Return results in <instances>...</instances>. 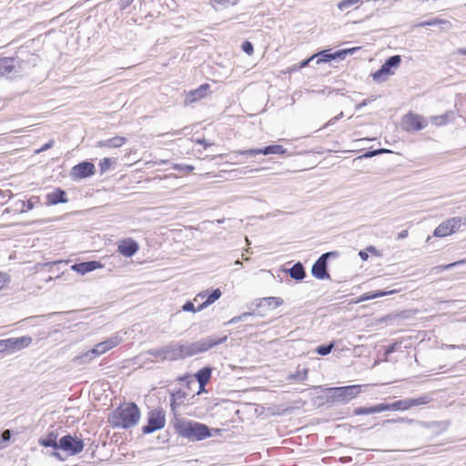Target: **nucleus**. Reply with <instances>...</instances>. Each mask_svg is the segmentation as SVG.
Listing matches in <instances>:
<instances>
[{"instance_id": "1", "label": "nucleus", "mask_w": 466, "mask_h": 466, "mask_svg": "<svg viewBox=\"0 0 466 466\" xmlns=\"http://www.w3.org/2000/svg\"><path fill=\"white\" fill-rule=\"evenodd\" d=\"M141 417L138 406L134 402H123L107 417V422L113 429L127 430L135 427Z\"/></svg>"}, {"instance_id": "2", "label": "nucleus", "mask_w": 466, "mask_h": 466, "mask_svg": "<svg viewBox=\"0 0 466 466\" xmlns=\"http://www.w3.org/2000/svg\"><path fill=\"white\" fill-rule=\"evenodd\" d=\"M360 385L322 389V400L327 402L347 403L360 393Z\"/></svg>"}, {"instance_id": "3", "label": "nucleus", "mask_w": 466, "mask_h": 466, "mask_svg": "<svg viewBox=\"0 0 466 466\" xmlns=\"http://www.w3.org/2000/svg\"><path fill=\"white\" fill-rule=\"evenodd\" d=\"M226 339L227 337L218 339L208 338L193 342L191 344L179 345L176 349L177 355L181 359L189 358L197 354L208 351L213 347L224 342Z\"/></svg>"}, {"instance_id": "4", "label": "nucleus", "mask_w": 466, "mask_h": 466, "mask_svg": "<svg viewBox=\"0 0 466 466\" xmlns=\"http://www.w3.org/2000/svg\"><path fill=\"white\" fill-rule=\"evenodd\" d=\"M179 435L188 440L202 441L211 436L209 428L197 421H184L177 428Z\"/></svg>"}, {"instance_id": "5", "label": "nucleus", "mask_w": 466, "mask_h": 466, "mask_svg": "<svg viewBox=\"0 0 466 466\" xmlns=\"http://www.w3.org/2000/svg\"><path fill=\"white\" fill-rule=\"evenodd\" d=\"M121 343V339L118 336L111 337L100 343H97L95 345V347L86 351L85 353L76 356L75 358V361H77L79 363H85L86 360H92L96 357L102 355L110 350L116 348Z\"/></svg>"}, {"instance_id": "6", "label": "nucleus", "mask_w": 466, "mask_h": 466, "mask_svg": "<svg viewBox=\"0 0 466 466\" xmlns=\"http://www.w3.org/2000/svg\"><path fill=\"white\" fill-rule=\"evenodd\" d=\"M401 63V56L399 55L391 56L383 63L379 70L372 74V78L376 82L386 81L390 76L394 74V69L398 68Z\"/></svg>"}, {"instance_id": "7", "label": "nucleus", "mask_w": 466, "mask_h": 466, "mask_svg": "<svg viewBox=\"0 0 466 466\" xmlns=\"http://www.w3.org/2000/svg\"><path fill=\"white\" fill-rule=\"evenodd\" d=\"M461 226H466V218L453 217L441 222L433 232L438 238L447 237L456 232Z\"/></svg>"}, {"instance_id": "8", "label": "nucleus", "mask_w": 466, "mask_h": 466, "mask_svg": "<svg viewBox=\"0 0 466 466\" xmlns=\"http://www.w3.org/2000/svg\"><path fill=\"white\" fill-rule=\"evenodd\" d=\"M166 417L162 410H153L148 413L147 424L143 426L142 431L149 434L165 427Z\"/></svg>"}, {"instance_id": "9", "label": "nucleus", "mask_w": 466, "mask_h": 466, "mask_svg": "<svg viewBox=\"0 0 466 466\" xmlns=\"http://www.w3.org/2000/svg\"><path fill=\"white\" fill-rule=\"evenodd\" d=\"M427 125L428 121L425 117L413 113H408L402 120L403 128L408 131H419Z\"/></svg>"}, {"instance_id": "10", "label": "nucleus", "mask_w": 466, "mask_h": 466, "mask_svg": "<svg viewBox=\"0 0 466 466\" xmlns=\"http://www.w3.org/2000/svg\"><path fill=\"white\" fill-rule=\"evenodd\" d=\"M95 165L88 161H83L74 166L71 169V177L74 180H80L95 175Z\"/></svg>"}, {"instance_id": "11", "label": "nucleus", "mask_w": 466, "mask_h": 466, "mask_svg": "<svg viewBox=\"0 0 466 466\" xmlns=\"http://www.w3.org/2000/svg\"><path fill=\"white\" fill-rule=\"evenodd\" d=\"M59 449L69 451L71 454H77L83 451L84 443L82 440L66 435L59 441Z\"/></svg>"}, {"instance_id": "12", "label": "nucleus", "mask_w": 466, "mask_h": 466, "mask_svg": "<svg viewBox=\"0 0 466 466\" xmlns=\"http://www.w3.org/2000/svg\"><path fill=\"white\" fill-rule=\"evenodd\" d=\"M139 249V244L131 238L120 239L117 243V252L126 258L133 257Z\"/></svg>"}, {"instance_id": "13", "label": "nucleus", "mask_w": 466, "mask_h": 466, "mask_svg": "<svg viewBox=\"0 0 466 466\" xmlns=\"http://www.w3.org/2000/svg\"><path fill=\"white\" fill-rule=\"evenodd\" d=\"M188 401L189 394L182 389H178L170 394V408L174 413L180 408L187 405Z\"/></svg>"}, {"instance_id": "14", "label": "nucleus", "mask_w": 466, "mask_h": 466, "mask_svg": "<svg viewBox=\"0 0 466 466\" xmlns=\"http://www.w3.org/2000/svg\"><path fill=\"white\" fill-rule=\"evenodd\" d=\"M286 153V149L281 145H271L264 148H251L245 150L242 154L247 156H257V155H282Z\"/></svg>"}, {"instance_id": "15", "label": "nucleus", "mask_w": 466, "mask_h": 466, "mask_svg": "<svg viewBox=\"0 0 466 466\" xmlns=\"http://www.w3.org/2000/svg\"><path fill=\"white\" fill-rule=\"evenodd\" d=\"M356 48L340 49L335 52L322 50V63L344 60L349 54H353Z\"/></svg>"}, {"instance_id": "16", "label": "nucleus", "mask_w": 466, "mask_h": 466, "mask_svg": "<svg viewBox=\"0 0 466 466\" xmlns=\"http://www.w3.org/2000/svg\"><path fill=\"white\" fill-rule=\"evenodd\" d=\"M210 89V86L208 84L205 83L200 85L198 88L194 90H190L187 93H186V102L187 104H193L198 100L203 99L207 96L208 91Z\"/></svg>"}, {"instance_id": "17", "label": "nucleus", "mask_w": 466, "mask_h": 466, "mask_svg": "<svg viewBox=\"0 0 466 466\" xmlns=\"http://www.w3.org/2000/svg\"><path fill=\"white\" fill-rule=\"evenodd\" d=\"M222 295V292L219 289H214L211 293H208V291H202L198 293L194 300L196 301L198 298L200 299H206V300L198 306V309L202 310L208 307L209 305L213 304L216 300H218Z\"/></svg>"}, {"instance_id": "18", "label": "nucleus", "mask_w": 466, "mask_h": 466, "mask_svg": "<svg viewBox=\"0 0 466 466\" xmlns=\"http://www.w3.org/2000/svg\"><path fill=\"white\" fill-rule=\"evenodd\" d=\"M5 349L15 350L28 347L32 343L30 336H23L19 338H12L4 341Z\"/></svg>"}, {"instance_id": "19", "label": "nucleus", "mask_w": 466, "mask_h": 466, "mask_svg": "<svg viewBox=\"0 0 466 466\" xmlns=\"http://www.w3.org/2000/svg\"><path fill=\"white\" fill-rule=\"evenodd\" d=\"M212 370L208 367H205L200 369L194 377L196 378L197 381L198 382V390L197 391V395H199L203 392H206V385L209 382L211 379Z\"/></svg>"}, {"instance_id": "20", "label": "nucleus", "mask_w": 466, "mask_h": 466, "mask_svg": "<svg viewBox=\"0 0 466 466\" xmlns=\"http://www.w3.org/2000/svg\"><path fill=\"white\" fill-rule=\"evenodd\" d=\"M103 265L99 261H87V262H81L76 263L71 266L72 270L79 273V274H86L87 272H91L93 270L102 268Z\"/></svg>"}, {"instance_id": "21", "label": "nucleus", "mask_w": 466, "mask_h": 466, "mask_svg": "<svg viewBox=\"0 0 466 466\" xmlns=\"http://www.w3.org/2000/svg\"><path fill=\"white\" fill-rule=\"evenodd\" d=\"M46 198V204L48 206H54V205L59 204V203H66L67 202L66 192L59 187L55 188L54 191L48 193Z\"/></svg>"}, {"instance_id": "22", "label": "nucleus", "mask_w": 466, "mask_h": 466, "mask_svg": "<svg viewBox=\"0 0 466 466\" xmlns=\"http://www.w3.org/2000/svg\"><path fill=\"white\" fill-rule=\"evenodd\" d=\"M127 143V138L121 136H116L111 138L97 142V147L101 148H117Z\"/></svg>"}, {"instance_id": "23", "label": "nucleus", "mask_w": 466, "mask_h": 466, "mask_svg": "<svg viewBox=\"0 0 466 466\" xmlns=\"http://www.w3.org/2000/svg\"><path fill=\"white\" fill-rule=\"evenodd\" d=\"M15 69V59L13 57L0 58V76H6Z\"/></svg>"}, {"instance_id": "24", "label": "nucleus", "mask_w": 466, "mask_h": 466, "mask_svg": "<svg viewBox=\"0 0 466 466\" xmlns=\"http://www.w3.org/2000/svg\"><path fill=\"white\" fill-rule=\"evenodd\" d=\"M383 403H380L371 407H359L353 410V414L356 416L369 415L373 413H379L384 411Z\"/></svg>"}, {"instance_id": "25", "label": "nucleus", "mask_w": 466, "mask_h": 466, "mask_svg": "<svg viewBox=\"0 0 466 466\" xmlns=\"http://www.w3.org/2000/svg\"><path fill=\"white\" fill-rule=\"evenodd\" d=\"M57 434L54 431L49 432L46 437L40 438L38 443L43 447H52L59 449V442H57Z\"/></svg>"}, {"instance_id": "26", "label": "nucleus", "mask_w": 466, "mask_h": 466, "mask_svg": "<svg viewBox=\"0 0 466 466\" xmlns=\"http://www.w3.org/2000/svg\"><path fill=\"white\" fill-rule=\"evenodd\" d=\"M384 411L386 410H407L410 409L408 399L400 400L392 403H383Z\"/></svg>"}, {"instance_id": "27", "label": "nucleus", "mask_w": 466, "mask_h": 466, "mask_svg": "<svg viewBox=\"0 0 466 466\" xmlns=\"http://www.w3.org/2000/svg\"><path fill=\"white\" fill-rule=\"evenodd\" d=\"M396 292H397L396 289H392V290H389V291H375V292H370V293H364L357 299L356 302L357 303L363 302V301H367L370 299L380 298V297H383L386 295L394 294Z\"/></svg>"}, {"instance_id": "28", "label": "nucleus", "mask_w": 466, "mask_h": 466, "mask_svg": "<svg viewBox=\"0 0 466 466\" xmlns=\"http://www.w3.org/2000/svg\"><path fill=\"white\" fill-rule=\"evenodd\" d=\"M238 0H211L210 5L211 6L216 9H223L227 8L228 6H234L238 5Z\"/></svg>"}, {"instance_id": "29", "label": "nucleus", "mask_w": 466, "mask_h": 466, "mask_svg": "<svg viewBox=\"0 0 466 466\" xmlns=\"http://www.w3.org/2000/svg\"><path fill=\"white\" fill-rule=\"evenodd\" d=\"M282 303H283L282 299L277 298V297L263 298L260 300V305L261 306L269 307V308H272V309H276V308L281 306Z\"/></svg>"}, {"instance_id": "30", "label": "nucleus", "mask_w": 466, "mask_h": 466, "mask_svg": "<svg viewBox=\"0 0 466 466\" xmlns=\"http://www.w3.org/2000/svg\"><path fill=\"white\" fill-rule=\"evenodd\" d=\"M431 400H432V398L429 394L420 396L419 398H410V399H408L410 409L411 407H414V406H420V405L428 404Z\"/></svg>"}, {"instance_id": "31", "label": "nucleus", "mask_w": 466, "mask_h": 466, "mask_svg": "<svg viewBox=\"0 0 466 466\" xmlns=\"http://www.w3.org/2000/svg\"><path fill=\"white\" fill-rule=\"evenodd\" d=\"M289 275L294 279L301 280L305 277V271L302 265L300 263L295 264L289 269Z\"/></svg>"}, {"instance_id": "32", "label": "nucleus", "mask_w": 466, "mask_h": 466, "mask_svg": "<svg viewBox=\"0 0 466 466\" xmlns=\"http://www.w3.org/2000/svg\"><path fill=\"white\" fill-rule=\"evenodd\" d=\"M39 203L40 198L38 196H33L27 200L22 202V210L25 212L30 211Z\"/></svg>"}, {"instance_id": "33", "label": "nucleus", "mask_w": 466, "mask_h": 466, "mask_svg": "<svg viewBox=\"0 0 466 466\" xmlns=\"http://www.w3.org/2000/svg\"><path fill=\"white\" fill-rule=\"evenodd\" d=\"M362 0H343L338 4V8L340 11L350 9L352 7H358L361 4Z\"/></svg>"}, {"instance_id": "34", "label": "nucleus", "mask_w": 466, "mask_h": 466, "mask_svg": "<svg viewBox=\"0 0 466 466\" xmlns=\"http://www.w3.org/2000/svg\"><path fill=\"white\" fill-rule=\"evenodd\" d=\"M11 280V276L7 272L0 271V291L8 289Z\"/></svg>"}, {"instance_id": "35", "label": "nucleus", "mask_w": 466, "mask_h": 466, "mask_svg": "<svg viewBox=\"0 0 466 466\" xmlns=\"http://www.w3.org/2000/svg\"><path fill=\"white\" fill-rule=\"evenodd\" d=\"M465 263V260H460V261H456V262H453V263H450V264H447V265H441V266H437V267H434L432 268V270L435 272V273H440V272H442L444 270H447V269H450L457 265H460V264H464Z\"/></svg>"}, {"instance_id": "36", "label": "nucleus", "mask_w": 466, "mask_h": 466, "mask_svg": "<svg viewBox=\"0 0 466 466\" xmlns=\"http://www.w3.org/2000/svg\"><path fill=\"white\" fill-rule=\"evenodd\" d=\"M113 161L109 157H104L103 159H101L98 163L100 173L104 174L105 172H106L111 167Z\"/></svg>"}, {"instance_id": "37", "label": "nucleus", "mask_w": 466, "mask_h": 466, "mask_svg": "<svg viewBox=\"0 0 466 466\" xmlns=\"http://www.w3.org/2000/svg\"><path fill=\"white\" fill-rule=\"evenodd\" d=\"M319 54L313 55L310 58L303 60L299 64V66H293L292 68L289 69V72H293V71H296L298 69L305 67L310 60H313L315 58H317V63H319L320 61V58L319 57Z\"/></svg>"}, {"instance_id": "38", "label": "nucleus", "mask_w": 466, "mask_h": 466, "mask_svg": "<svg viewBox=\"0 0 466 466\" xmlns=\"http://www.w3.org/2000/svg\"><path fill=\"white\" fill-rule=\"evenodd\" d=\"M179 380L185 381V386L187 390H190L191 384L195 383V380H194L193 376L188 375V374L184 375L183 377L179 378Z\"/></svg>"}, {"instance_id": "39", "label": "nucleus", "mask_w": 466, "mask_h": 466, "mask_svg": "<svg viewBox=\"0 0 466 466\" xmlns=\"http://www.w3.org/2000/svg\"><path fill=\"white\" fill-rule=\"evenodd\" d=\"M241 48L248 56H251L254 53L253 45L249 41H244Z\"/></svg>"}, {"instance_id": "40", "label": "nucleus", "mask_w": 466, "mask_h": 466, "mask_svg": "<svg viewBox=\"0 0 466 466\" xmlns=\"http://www.w3.org/2000/svg\"><path fill=\"white\" fill-rule=\"evenodd\" d=\"M192 143L201 145L204 149H207L208 147L214 146V143L208 142L205 138H192Z\"/></svg>"}, {"instance_id": "41", "label": "nucleus", "mask_w": 466, "mask_h": 466, "mask_svg": "<svg viewBox=\"0 0 466 466\" xmlns=\"http://www.w3.org/2000/svg\"><path fill=\"white\" fill-rule=\"evenodd\" d=\"M431 121L436 126H442L445 125L447 122V116H436L431 117Z\"/></svg>"}, {"instance_id": "42", "label": "nucleus", "mask_w": 466, "mask_h": 466, "mask_svg": "<svg viewBox=\"0 0 466 466\" xmlns=\"http://www.w3.org/2000/svg\"><path fill=\"white\" fill-rule=\"evenodd\" d=\"M441 23H442L441 20L434 18L431 20L420 22V24H418V26H420V27L431 26V25H436L441 24Z\"/></svg>"}, {"instance_id": "43", "label": "nucleus", "mask_w": 466, "mask_h": 466, "mask_svg": "<svg viewBox=\"0 0 466 466\" xmlns=\"http://www.w3.org/2000/svg\"><path fill=\"white\" fill-rule=\"evenodd\" d=\"M389 152V150L384 148L375 149V150H370L367 153H365L362 157H372L377 155H380L381 153Z\"/></svg>"}, {"instance_id": "44", "label": "nucleus", "mask_w": 466, "mask_h": 466, "mask_svg": "<svg viewBox=\"0 0 466 466\" xmlns=\"http://www.w3.org/2000/svg\"><path fill=\"white\" fill-rule=\"evenodd\" d=\"M312 274L316 278H320V258L313 265V267H312Z\"/></svg>"}, {"instance_id": "45", "label": "nucleus", "mask_w": 466, "mask_h": 466, "mask_svg": "<svg viewBox=\"0 0 466 466\" xmlns=\"http://www.w3.org/2000/svg\"><path fill=\"white\" fill-rule=\"evenodd\" d=\"M184 311H191V312H197L200 311L198 308H195L194 304L191 301L186 302L182 307Z\"/></svg>"}, {"instance_id": "46", "label": "nucleus", "mask_w": 466, "mask_h": 466, "mask_svg": "<svg viewBox=\"0 0 466 466\" xmlns=\"http://www.w3.org/2000/svg\"><path fill=\"white\" fill-rule=\"evenodd\" d=\"M335 346L334 342H330L327 345H322V356H326L331 352Z\"/></svg>"}, {"instance_id": "47", "label": "nucleus", "mask_w": 466, "mask_h": 466, "mask_svg": "<svg viewBox=\"0 0 466 466\" xmlns=\"http://www.w3.org/2000/svg\"><path fill=\"white\" fill-rule=\"evenodd\" d=\"M329 279V274L327 269V263L324 261V256H322V279Z\"/></svg>"}, {"instance_id": "48", "label": "nucleus", "mask_w": 466, "mask_h": 466, "mask_svg": "<svg viewBox=\"0 0 466 466\" xmlns=\"http://www.w3.org/2000/svg\"><path fill=\"white\" fill-rule=\"evenodd\" d=\"M53 145H54V141L50 140L49 142L43 145L41 148L35 150V153H41L43 151H46V150L51 148L53 147Z\"/></svg>"}, {"instance_id": "49", "label": "nucleus", "mask_w": 466, "mask_h": 466, "mask_svg": "<svg viewBox=\"0 0 466 466\" xmlns=\"http://www.w3.org/2000/svg\"><path fill=\"white\" fill-rule=\"evenodd\" d=\"M324 256V261L327 263V260L330 258H337L339 253L337 251H331L322 254Z\"/></svg>"}, {"instance_id": "50", "label": "nucleus", "mask_w": 466, "mask_h": 466, "mask_svg": "<svg viewBox=\"0 0 466 466\" xmlns=\"http://www.w3.org/2000/svg\"><path fill=\"white\" fill-rule=\"evenodd\" d=\"M251 315L250 313H244L242 316L234 317L232 318L228 323H236L238 321H240L244 317Z\"/></svg>"}, {"instance_id": "51", "label": "nucleus", "mask_w": 466, "mask_h": 466, "mask_svg": "<svg viewBox=\"0 0 466 466\" xmlns=\"http://www.w3.org/2000/svg\"><path fill=\"white\" fill-rule=\"evenodd\" d=\"M408 234H409L408 230H406V229L402 230V231L399 232L397 239H399V240L403 239L408 237Z\"/></svg>"}, {"instance_id": "52", "label": "nucleus", "mask_w": 466, "mask_h": 466, "mask_svg": "<svg viewBox=\"0 0 466 466\" xmlns=\"http://www.w3.org/2000/svg\"><path fill=\"white\" fill-rule=\"evenodd\" d=\"M11 437V432L9 430H5L3 433H2V438L5 441H8Z\"/></svg>"}, {"instance_id": "53", "label": "nucleus", "mask_w": 466, "mask_h": 466, "mask_svg": "<svg viewBox=\"0 0 466 466\" xmlns=\"http://www.w3.org/2000/svg\"><path fill=\"white\" fill-rule=\"evenodd\" d=\"M446 348H448V349H462V350H466V345H464V344H461V345L451 344V345H446Z\"/></svg>"}, {"instance_id": "54", "label": "nucleus", "mask_w": 466, "mask_h": 466, "mask_svg": "<svg viewBox=\"0 0 466 466\" xmlns=\"http://www.w3.org/2000/svg\"><path fill=\"white\" fill-rule=\"evenodd\" d=\"M395 349H396V344H392V345H390V346H389V347L387 348V350H386V353H387V354H390V353H392V352H394V351H395Z\"/></svg>"}, {"instance_id": "55", "label": "nucleus", "mask_w": 466, "mask_h": 466, "mask_svg": "<svg viewBox=\"0 0 466 466\" xmlns=\"http://www.w3.org/2000/svg\"><path fill=\"white\" fill-rule=\"evenodd\" d=\"M359 255L362 260H367L369 258V255L367 254V252L363 251V250L360 251Z\"/></svg>"}, {"instance_id": "56", "label": "nucleus", "mask_w": 466, "mask_h": 466, "mask_svg": "<svg viewBox=\"0 0 466 466\" xmlns=\"http://www.w3.org/2000/svg\"><path fill=\"white\" fill-rule=\"evenodd\" d=\"M368 104V100H363L361 103H360L359 105H357L356 108L357 109H360L361 108L362 106H366Z\"/></svg>"}, {"instance_id": "57", "label": "nucleus", "mask_w": 466, "mask_h": 466, "mask_svg": "<svg viewBox=\"0 0 466 466\" xmlns=\"http://www.w3.org/2000/svg\"><path fill=\"white\" fill-rule=\"evenodd\" d=\"M404 420H405L404 419H400L398 420H388L385 421V423H391V422H396V421H401L402 422Z\"/></svg>"}, {"instance_id": "58", "label": "nucleus", "mask_w": 466, "mask_h": 466, "mask_svg": "<svg viewBox=\"0 0 466 466\" xmlns=\"http://www.w3.org/2000/svg\"><path fill=\"white\" fill-rule=\"evenodd\" d=\"M368 251L371 252V253H376L377 250L376 248L373 247V246H370L368 248H367Z\"/></svg>"}, {"instance_id": "59", "label": "nucleus", "mask_w": 466, "mask_h": 466, "mask_svg": "<svg viewBox=\"0 0 466 466\" xmlns=\"http://www.w3.org/2000/svg\"><path fill=\"white\" fill-rule=\"evenodd\" d=\"M185 169L187 171V172H191L193 171L194 167L192 166H186L185 167Z\"/></svg>"}, {"instance_id": "60", "label": "nucleus", "mask_w": 466, "mask_h": 466, "mask_svg": "<svg viewBox=\"0 0 466 466\" xmlns=\"http://www.w3.org/2000/svg\"><path fill=\"white\" fill-rule=\"evenodd\" d=\"M458 53H459V54H461V55H466V48H465V49H463V48L459 49V50H458Z\"/></svg>"}, {"instance_id": "61", "label": "nucleus", "mask_w": 466, "mask_h": 466, "mask_svg": "<svg viewBox=\"0 0 466 466\" xmlns=\"http://www.w3.org/2000/svg\"><path fill=\"white\" fill-rule=\"evenodd\" d=\"M316 351L320 354V347L317 348Z\"/></svg>"}]
</instances>
